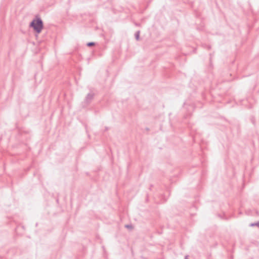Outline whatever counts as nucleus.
Listing matches in <instances>:
<instances>
[{
	"label": "nucleus",
	"mask_w": 259,
	"mask_h": 259,
	"mask_svg": "<svg viewBox=\"0 0 259 259\" xmlns=\"http://www.w3.org/2000/svg\"><path fill=\"white\" fill-rule=\"evenodd\" d=\"M29 26L33 28L35 32L39 33L44 27L43 22L40 17H36L30 22Z\"/></svg>",
	"instance_id": "nucleus-1"
},
{
	"label": "nucleus",
	"mask_w": 259,
	"mask_h": 259,
	"mask_svg": "<svg viewBox=\"0 0 259 259\" xmlns=\"http://www.w3.org/2000/svg\"><path fill=\"white\" fill-rule=\"evenodd\" d=\"M94 94L93 93H89L85 99H84V103H85L87 105H88L89 104H90L92 100L94 98Z\"/></svg>",
	"instance_id": "nucleus-2"
},
{
	"label": "nucleus",
	"mask_w": 259,
	"mask_h": 259,
	"mask_svg": "<svg viewBox=\"0 0 259 259\" xmlns=\"http://www.w3.org/2000/svg\"><path fill=\"white\" fill-rule=\"evenodd\" d=\"M140 31L139 30V31H137L136 32L135 34V38H136L137 40H139V38H140Z\"/></svg>",
	"instance_id": "nucleus-3"
},
{
	"label": "nucleus",
	"mask_w": 259,
	"mask_h": 259,
	"mask_svg": "<svg viewBox=\"0 0 259 259\" xmlns=\"http://www.w3.org/2000/svg\"><path fill=\"white\" fill-rule=\"evenodd\" d=\"M250 226H251V227L257 226L258 227H259V222L251 223V224H250Z\"/></svg>",
	"instance_id": "nucleus-4"
},
{
	"label": "nucleus",
	"mask_w": 259,
	"mask_h": 259,
	"mask_svg": "<svg viewBox=\"0 0 259 259\" xmlns=\"http://www.w3.org/2000/svg\"><path fill=\"white\" fill-rule=\"evenodd\" d=\"M95 45V44L94 42H89L87 44V46L89 47L94 46Z\"/></svg>",
	"instance_id": "nucleus-5"
},
{
	"label": "nucleus",
	"mask_w": 259,
	"mask_h": 259,
	"mask_svg": "<svg viewBox=\"0 0 259 259\" xmlns=\"http://www.w3.org/2000/svg\"><path fill=\"white\" fill-rule=\"evenodd\" d=\"M125 227L127 229H132L133 228V226L132 225H126L125 226Z\"/></svg>",
	"instance_id": "nucleus-6"
},
{
	"label": "nucleus",
	"mask_w": 259,
	"mask_h": 259,
	"mask_svg": "<svg viewBox=\"0 0 259 259\" xmlns=\"http://www.w3.org/2000/svg\"><path fill=\"white\" fill-rule=\"evenodd\" d=\"M210 48V46H208V49H209Z\"/></svg>",
	"instance_id": "nucleus-7"
},
{
	"label": "nucleus",
	"mask_w": 259,
	"mask_h": 259,
	"mask_svg": "<svg viewBox=\"0 0 259 259\" xmlns=\"http://www.w3.org/2000/svg\"><path fill=\"white\" fill-rule=\"evenodd\" d=\"M185 259H187V256H185Z\"/></svg>",
	"instance_id": "nucleus-8"
}]
</instances>
